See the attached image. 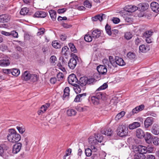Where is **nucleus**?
Instances as JSON below:
<instances>
[{
    "label": "nucleus",
    "mask_w": 159,
    "mask_h": 159,
    "mask_svg": "<svg viewBox=\"0 0 159 159\" xmlns=\"http://www.w3.org/2000/svg\"><path fill=\"white\" fill-rule=\"evenodd\" d=\"M76 111L71 109H68L66 111L67 114L69 116H74L76 115Z\"/></svg>",
    "instance_id": "obj_31"
},
{
    "label": "nucleus",
    "mask_w": 159,
    "mask_h": 159,
    "mask_svg": "<svg viewBox=\"0 0 159 159\" xmlns=\"http://www.w3.org/2000/svg\"><path fill=\"white\" fill-rule=\"evenodd\" d=\"M146 159H155V156L153 155L149 154L146 156Z\"/></svg>",
    "instance_id": "obj_62"
},
{
    "label": "nucleus",
    "mask_w": 159,
    "mask_h": 159,
    "mask_svg": "<svg viewBox=\"0 0 159 159\" xmlns=\"http://www.w3.org/2000/svg\"><path fill=\"white\" fill-rule=\"evenodd\" d=\"M152 141L153 142V143L155 145H158L159 144V138L157 137H154L152 139Z\"/></svg>",
    "instance_id": "obj_50"
},
{
    "label": "nucleus",
    "mask_w": 159,
    "mask_h": 159,
    "mask_svg": "<svg viewBox=\"0 0 159 159\" xmlns=\"http://www.w3.org/2000/svg\"><path fill=\"white\" fill-rule=\"evenodd\" d=\"M106 15L103 14H98L93 17L92 18V20L93 21H96L99 20L100 21H101L103 20L105 18Z\"/></svg>",
    "instance_id": "obj_14"
},
{
    "label": "nucleus",
    "mask_w": 159,
    "mask_h": 159,
    "mask_svg": "<svg viewBox=\"0 0 159 159\" xmlns=\"http://www.w3.org/2000/svg\"><path fill=\"white\" fill-rule=\"evenodd\" d=\"M132 37V34L129 32L126 33L125 35V38L127 40L130 39Z\"/></svg>",
    "instance_id": "obj_53"
},
{
    "label": "nucleus",
    "mask_w": 159,
    "mask_h": 159,
    "mask_svg": "<svg viewBox=\"0 0 159 159\" xmlns=\"http://www.w3.org/2000/svg\"><path fill=\"white\" fill-rule=\"evenodd\" d=\"M10 61L9 60L2 59L0 60V66H7L9 65Z\"/></svg>",
    "instance_id": "obj_28"
},
{
    "label": "nucleus",
    "mask_w": 159,
    "mask_h": 159,
    "mask_svg": "<svg viewBox=\"0 0 159 159\" xmlns=\"http://www.w3.org/2000/svg\"><path fill=\"white\" fill-rule=\"evenodd\" d=\"M107 87V84L106 83H104V84H103L102 85L100 86L98 89L96 90V92H98L99 91L105 89H106Z\"/></svg>",
    "instance_id": "obj_47"
},
{
    "label": "nucleus",
    "mask_w": 159,
    "mask_h": 159,
    "mask_svg": "<svg viewBox=\"0 0 159 159\" xmlns=\"http://www.w3.org/2000/svg\"><path fill=\"white\" fill-rule=\"evenodd\" d=\"M139 50L141 52H146L149 50V48L147 46L145 47L144 45H141L139 47Z\"/></svg>",
    "instance_id": "obj_32"
},
{
    "label": "nucleus",
    "mask_w": 159,
    "mask_h": 159,
    "mask_svg": "<svg viewBox=\"0 0 159 159\" xmlns=\"http://www.w3.org/2000/svg\"><path fill=\"white\" fill-rule=\"evenodd\" d=\"M45 32V29L43 28H40L39 29V31L37 33V34L38 36L43 34Z\"/></svg>",
    "instance_id": "obj_55"
},
{
    "label": "nucleus",
    "mask_w": 159,
    "mask_h": 159,
    "mask_svg": "<svg viewBox=\"0 0 159 159\" xmlns=\"http://www.w3.org/2000/svg\"><path fill=\"white\" fill-rule=\"evenodd\" d=\"M105 30L107 33L109 35H111L112 34L111 26L108 24H107L105 27Z\"/></svg>",
    "instance_id": "obj_40"
},
{
    "label": "nucleus",
    "mask_w": 159,
    "mask_h": 159,
    "mask_svg": "<svg viewBox=\"0 0 159 159\" xmlns=\"http://www.w3.org/2000/svg\"><path fill=\"white\" fill-rule=\"evenodd\" d=\"M149 7L148 4L147 3H140L139 5V10L143 11L147 10Z\"/></svg>",
    "instance_id": "obj_20"
},
{
    "label": "nucleus",
    "mask_w": 159,
    "mask_h": 159,
    "mask_svg": "<svg viewBox=\"0 0 159 159\" xmlns=\"http://www.w3.org/2000/svg\"><path fill=\"white\" fill-rule=\"evenodd\" d=\"M101 133L102 134L105 135H107L108 136H110L112 135L113 131L111 129L109 128L102 130Z\"/></svg>",
    "instance_id": "obj_25"
},
{
    "label": "nucleus",
    "mask_w": 159,
    "mask_h": 159,
    "mask_svg": "<svg viewBox=\"0 0 159 159\" xmlns=\"http://www.w3.org/2000/svg\"><path fill=\"white\" fill-rule=\"evenodd\" d=\"M128 131V126L125 125H122L118 127L117 133L118 135L120 137H123L127 135Z\"/></svg>",
    "instance_id": "obj_4"
},
{
    "label": "nucleus",
    "mask_w": 159,
    "mask_h": 159,
    "mask_svg": "<svg viewBox=\"0 0 159 159\" xmlns=\"http://www.w3.org/2000/svg\"><path fill=\"white\" fill-rule=\"evenodd\" d=\"M10 19V16L7 14H2L0 15V22L6 23L8 22Z\"/></svg>",
    "instance_id": "obj_13"
},
{
    "label": "nucleus",
    "mask_w": 159,
    "mask_h": 159,
    "mask_svg": "<svg viewBox=\"0 0 159 159\" xmlns=\"http://www.w3.org/2000/svg\"><path fill=\"white\" fill-rule=\"evenodd\" d=\"M145 154L138 153L135 157L139 159H145L146 158V156L144 155Z\"/></svg>",
    "instance_id": "obj_45"
},
{
    "label": "nucleus",
    "mask_w": 159,
    "mask_h": 159,
    "mask_svg": "<svg viewBox=\"0 0 159 159\" xmlns=\"http://www.w3.org/2000/svg\"><path fill=\"white\" fill-rule=\"evenodd\" d=\"M22 144L18 143L14 144L13 147L12 152L14 154H16L19 152L21 149Z\"/></svg>",
    "instance_id": "obj_12"
},
{
    "label": "nucleus",
    "mask_w": 159,
    "mask_h": 159,
    "mask_svg": "<svg viewBox=\"0 0 159 159\" xmlns=\"http://www.w3.org/2000/svg\"><path fill=\"white\" fill-rule=\"evenodd\" d=\"M89 142L91 145H96L98 143L97 140L96 139V137H90L89 139Z\"/></svg>",
    "instance_id": "obj_30"
},
{
    "label": "nucleus",
    "mask_w": 159,
    "mask_h": 159,
    "mask_svg": "<svg viewBox=\"0 0 159 159\" xmlns=\"http://www.w3.org/2000/svg\"><path fill=\"white\" fill-rule=\"evenodd\" d=\"M7 49V47L5 45H2L0 46V49L3 52L5 51Z\"/></svg>",
    "instance_id": "obj_60"
},
{
    "label": "nucleus",
    "mask_w": 159,
    "mask_h": 159,
    "mask_svg": "<svg viewBox=\"0 0 159 159\" xmlns=\"http://www.w3.org/2000/svg\"><path fill=\"white\" fill-rule=\"evenodd\" d=\"M106 65H100L97 68V70L99 73L101 75H105L107 72Z\"/></svg>",
    "instance_id": "obj_8"
},
{
    "label": "nucleus",
    "mask_w": 159,
    "mask_h": 159,
    "mask_svg": "<svg viewBox=\"0 0 159 159\" xmlns=\"http://www.w3.org/2000/svg\"><path fill=\"white\" fill-rule=\"evenodd\" d=\"M29 11V9L27 7H24L22 8L20 11V14L22 15H25L28 14V13Z\"/></svg>",
    "instance_id": "obj_36"
},
{
    "label": "nucleus",
    "mask_w": 159,
    "mask_h": 159,
    "mask_svg": "<svg viewBox=\"0 0 159 159\" xmlns=\"http://www.w3.org/2000/svg\"><path fill=\"white\" fill-rule=\"evenodd\" d=\"M153 33L152 30H147L143 33V36L145 38L151 37Z\"/></svg>",
    "instance_id": "obj_33"
},
{
    "label": "nucleus",
    "mask_w": 159,
    "mask_h": 159,
    "mask_svg": "<svg viewBox=\"0 0 159 159\" xmlns=\"http://www.w3.org/2000/svg\"><path fill=\"white\" fill-rule=\"evenodd\" d=\"M69 45L70 47L71 51L75 53L76 52H77V50L73 43H70L69 44Z\"/></svg>",
    "instance_id": "obj_49"
},
{
    "label": "nucleus",
    "mask_w": 159,
    "mask_h": 159,
    "mask_svg": "<svg viewBox=\"0 0 159 159\" xmlns=\"http://www.w3.org/2000/svg\"><path fill=\"white\" fill-rule=\"evenodd\" d=\"M57 79L58 81H62L64 78V75L62 72H59L57 75Z\"/></svg>",
    "instance_id": "obj_41"
},
{
    "label": "nucleus",
    "mask_w": 159,
    "mask_h": 159,
    "mask_svg": "<svg viewBox=\"0 0 159 159\" xmlns=\"http://www.w3.org/2000/svg\"><path fill=\"white\" fill-rule=\"evenodd\" d=\"M50 60L51 63H54L55 61L56 60L57 58L55 56H52L51 57Z\"/></svg>",
    "instance_id": "obj_64"
},
{
    "label": "nucleus",
    "mask_w": 159,
    "mask_h": 159,
    "mask_svg": "<svg viewBox=\"0 0 159 159\" xmlns=\"http://www.w3.org/2000/svg\"><path fill=\"white\" fill-rule=\"evenodd\" d=\"M97 80L95 78H91L89 79L87 77V84L89 85L93 84Z\"/></svg>",
    "instance_id": "obj_39"
},
{
    "label": "nucleus",
    "mask_w": 159,
    "mask_h": 159,
    "mask_svg": "<svg viewBox=\"0 0 159 159\" xmlns=\"http://www.w3.org/2000/svg\"><path fill=\"white\" fill-rule=\"evenodd\" d=\"M21 79L25 81L30 80L34 82L37 81L38 77L36 74H31L29 71H25L22 74Z\"/></svg>",
    "instance_id": "obj_2"
},
{
    "label": "nucleus",
    "mask_w": 159,
    "mask_h": 159,
    "mask_svg": "<svg viewBox=\"0 0 159 159\" xmlns=\"http://www.w3.org/2000/svg\"><path fill=\"white\" fill-rule=\"evenodd\" d=\"M84 7L90 8L92 7V3L88 0H85L84 2Z\"/></svg>",
    "instance_id": "obj_48"
},
{
    "label": "nucleus",
    "mask_w": 159,
    "mask_h": 159,
    "mask_svg": "<svg viewBox=\"0 0 159 159\" xmlns=\"http://www.w3.org/2000/svg\"><path fill=\"white\" fill-rule=\"evenodd\" d=\"M147 150V147L141 145L138 146L136 148V151L139 153H146Z\"/></svg>",
    "instance_id": "obj_22"
},
{
    "label": "nucleus",
    "mask_w": 159,
    "mask_h": 159,
    "mask_svg": "<svg viewBox=\"0 0 159 159\" xmlns=\"http://www.w3.org/2000/svg\"><path fill=\"white\" fill-rule=\"evenodd\" d=\"M151 132L155 135L159 134V125L156 124H154L151 129Z\"/></svg>",
    "instance_id": "obj_19"
},
{
    "label": "nucleus",
    "mask_w": 159,
    "mask_h": 159,
    "mask_svg": "<svg viewBox=\"0 0 159 159\" xmlns=\"http://www.w3.org/2000/svg\"><path fill=\"white\" fill-rule=\"evenodd\" d=\"M92 36L94 39L98 38L101 35V31L98 29L93 30L91 32Z\"/></svg>",
    "instance_id": "obj_17"
},
{
    "label": "nucleus",
    "mask_w": 159,
    "mask_h": 159,
    "mask_svg": "<svg viewBox=\"0 0 159 159\" xmlns=\"http://www.w3.org/2000/svg\"><path fill=\"white\" fill-rule=\"evenodd\" d=\"M144 108V106L143 104H142L139 106L136 107L132 110V111L130 112L129 114L128 115V116H131L134 114L142 111L143 109Z\"/></svg>",
    "instance_id": "obj_7"
},
{
    "label": "nucleus",
    "mask_w": 159,
    "mask_h": 159,
    "mask_svg": "<svg viewBox=\"0 0 159 159\" xmlns=\"http://www.w3.org/2000/svg\"><path fill=\"white\" fill-rule=\"evenodd\" d=\"M60 61L57 64L59 68L63 71H65V66L67 65V62L63 57L59 58Z\"/></svg>",
    "instance_id": "obj_5"
},
{
    "label": "nucleus",
    "mask_w": 159,
    "mask_h": 159,
    "mask_svg": "<svg viewBox=\"0 0 159 159\" xmlns=\"http://www.w3.org/2000/svg\"><path fill=\"white\" fill-rule=\"evenodd\" d=\"M76 64V61L74 57L70 59L68 63L69 67L70 69L72 70L75 68Z\"/></svg>",
    "instance_id": "obj_16"
},
{
    "label": "nucleus",
    "mask_w": 159,
    "mask_h": 159,
    "mask_svg": "<svg viewBox=\"0 0 159 159\" xmlns=\"http://www.w3.org/2000/svg\"><path fill=\"white\" fill-rule=\"evenodd\" d=\"M147 153H152L153 151V148L152 146H148L147 147Z\"/></svg>",
    "instance_id": "obj_56"
},
{
    "label": "nucleus",
    "mask_w": 159,
    "mask_h": 159,
    "mask_svg": "<svg viewBox=\"0 0 159 159\" xmlns=\"http://www.w3.org/2000/svg\"><path fill=\"white\" fill-rule=\"evenodd\" d=\"M50 105L49 103H47L43 105L41 107L40 109L38 111V114L40 115L42 113H44L47 110V108L49 107Z\"/></svg>",
    "instance_id": "obj_21"
},
{
    "label": "nucleus",
    "mask_w": 159,
    "mask_h": 159,
    "mask_svg": "<svg viewBox=\"0 0 159 159\" xmlns=\"http://www.w3.org/2000/svg\"><path fill=\"white\" fill-rule=\"evenodd\" d=\"M47 13L42 11H37L33 15L34 17L45 18L47 15Z\"/></svg>",
    "instance_id": "obj_11"
},
{
    "label": "nucleus",
    "mask_w": 159,
    "mask_h": 159,
    "mask_svg": "<svg viewBox=\"0 0 159 159\" xmlns=\"http://www.w3.org/2000/svg\"><path fill=\"white\" fill-rule=\"evenodd\" d=\"M10 33V35H12L14 38H17L18 37V33L15 31H12Z\"/></svg>",
    "instance_id": "obj_58"
},
{
    "label": "nucleus",
    "mask_w": 159,
    "mask_h": 159,
    "mask_svg": "<svg viewBox=\"0 0 159 159\" xmlns=\"http://www.w3.org/2000/svg\"><path fill=\"white\" fill-rule=\"evenodd\" d=\"M0 156L4 159H7L9 156L7 153L4 152L2 147L0 146Z\"/></svg>",
    "instance_id": "obj_29"
},
{
    "label": "nucleus",
    "mask_w": 159,
    "mask_h": 159,
    "mask_svg": "<svg viewBox=\"0 0 159 159\" xmlns=\"http://www.w3.org/2000/svg\"><path fill=\"white\" fill-rule=\"evenodd\" d=\"M87 77H82L79 80H78V82L77 84H80L82 90H84L85 87V86L87 84Z\"/></svg>",
    "instance_id": "obj_9"
},
{
    "label": "nucleus",
    "mask_w": 159,
    "mask_h": 159,
    "mask_svg": "<svg viewBox=\"0 0 159 159\" xmlns=\"http://www.w3.org/2000/svg\"><path fill=\"white\" fill-rule=\"evenodd\" d=\"M80 97V94L77 95L75 98L74 101L76 102H78L81 101Z\"/></svg>",
    "instance_id": "obj_57"
},
{
    "label": "nucleus",
    "mask_w": 159,
    "mask_h": 159,
    "mask_svg": "<svg viewBox=\"0 0 159 159\" xmlns=\"http://www.w3.org/2000/svg\"><path fill=\"white\" fill-rule=\"evenodd\" d=\"M50 16L53 20H55L56 18L57 13L56 11L54 10H51L49 11Z\"/></svg>",
    "instance_id": "obj_35"
},
{
    "label": "nucleus",
    "mask_w": 159,
    "mask_h": 159,
    "mask_svg": "<svg viewBox=\"0 0 159 159\" xmlns=\"http://www.w3.org/2000/svg\"><path fill=\"white\" fill-rule=\"evenodd\" d=\"M154 118L152 117H148L144 121V127L147 129L153 123Z\"/></svg>",
    "instance_id": "obj_10"
},
{
    "label": "nucleus",
    "mask_w": 159,
    "mask_h": 159,
    "mask_svg": "<svg viewBox=\"0 0 159 159\" xmlns=\"http://www.w3.org/2000/svg\"><path fill=\"white\" fill-rule=\"evenodd\" d=\"M112 20L113 22L115 24H117L120 21V19L116 17L113 18L112 19Z\"/></svg>",
    "instance_id": "obj_63"
},
{
    "label": "nucleus",
    "mask_w": 159,
    "mask_h": 159,
    "mask_svg": "<svg viewBox=\"0 0 159 159\" xmlns=\"http://www.w3.org/2000/svg\"><path fill=\"white\" fill-rule=\"evenodd\" d=\"M151 8L152 11L156 13L159 12V4L157 2H153L150 4Z\"/></svg>",
    "instance_id": "obj_15"
},
{
    "label": "nucleus",
    "mask_w": 159,
    "mask_h": 159,
    "mask_svg": "<svg viewBox=\"0 0 159 159\" xmlns=\"http://www.w3.org/2000/svg\"><path fill=\"white\" fill-rule=\"evenodd\" d=\"M103 139V137L100 135H97L96 137V139L97 140V143L98 142L101 143L102 142Z\"/></svg>",
    "instance_id": "obj_59"
},
{
    "label": "nucleus",
    "mask_w": 159,
    "mask_h": 159,
    "mask_svg": "<svg viewBox=\"0 0 159 159\" xmlns=\"http://www.w3.org/2000/svg\"><path fill=\"white\" fill-rule=\"evenodd\" d=\"M52 45L54 48H59L61 47L60 43H59L56 40L52 42Z\"/></svg>",
    "instance_id": "obj_42"
},
{
    "label": "nucleus",
    "mask_w": 159,
    "mask_h": 159,
    "mask_svg": "<svg viewBox=\"0 0 159 159\" xmlns=\"http://www.w3.org/2000/svg\"><path fill=\"white\" fill-rule=\"evenodd\" d=\"M69 50V48L67 46H65L62 48L61 51V53L62 54L64 55L65 56L67 55L68 53L69 52V51L68 50Z\"/></svg>",
    "instance_id": "obj_44"
},
{
    "label": "nucleus",
    "mask_w": 159,
    "mask_h": 159,
    "mask_svg": "<svg viewBox=\"0 0 159 159\" xmlns=\"http://www.w3.org/2000/svg\"><path fill=\"white\" fill-rule=\"evenodd\" d=\"M7 138L10 142L15 143L18 142L21 139L20 135L17 133L16 131L13 129H10Z\"/></svg>",
    "instance_id": "obj_1"
},
{
    "label": "nucleus",
    "mask_w": 159,
    "mask_h": 159,
    "mask_svg": "<svg viewBox=\"0 0 159 159\" xmlns=\"http://www.w3.org/2000/svg\"><path fill=\"white\" fill-rule=\"evenodd\" d=\"M140 126V124L138 122H134L132 124H129V128L130 129H133Z\"/></svg>",
    "instance_id": "obj_27"
},
{
    "label": "nucleus",
    "mask_w": 159,
    "mask_h": 159,
    "mask_svg": "<svg viewBox=\"0 0 159 159\" xmlns=\"http://www.w3.org/2000/svg\"><path fill=\"white\" fill-rule=\"evenodd\" d=\"M74 86V89L76 93H78L80 92L82 88H81L80 85L76 84V85H73Z\"/></svg>",
    "instance_id": "obj_46"
},
{
    "label": "nucleus",
    "mask_w": 159,
    "mask_h": 159,
    "mask_svg": "<svg viewBox=\"0 0 159 159\" xmlns=\"http://www.w3.org/2000/svg\"><path fill=\"white\" fill-rule=\"evenodd\" d=\"M16 128L19 131V133L20 134H23L25 131V129L24 126H17Z\"/></svg>",
    "instance_id": "obj_52"
},
{
    "label": "nucleus",
    "mask_w": 159,
    "mask_h": 159,
    "mask_svg": "<svg viewBox=\"0 0 159 159\" xmlns=\"http://www.w3.org/2000/svg\"><path fill=\"white\" fill-rule=\"evenodd\" d=\"M127 57L130 60L134 59L136 57L135 53L133 52H129L127 54Z\"/></svg>",
    "instance_id": "obj_38"
},
{
    "label": "nucleus",
    "mask_w": 159,
    "mask_h": 159,
    "mask_svg": "<svg viewBox=\"0 0 159 159\" xmlns=\"http://www.w3.org/2000/svg\"><path fill=\"white\" fill-rule=\"evenodd\" d=\"M125 112L124 111H122L118 114L115 117V120H118L122 117L125 115Z\"/></svg>",
    "instance_id": "obj_37"
},
{
    "label": "nucleus",
    "mask_w": 159,
    "mask_h": 159,
    "mask_svg": "<svg viewBox=\"0 0 159 159\" xmlns=\"http://www.w3.org/2000/svg\"><path fill=\"white\" fill-rule=\"evenodd\" d=\"M92 150L89 148H87L85 150V153L87 157L90 156L92 155Z\"/></svg>",
    "instance_id": "obj_54"
},
{
    "label": "nucleus",
    "mask_w": 159,
    "mask_h": 159,
    "mask_svg": "<svg viewBox=\"0 0 159 159\" xmlns=\"http://www.w3.org/2000/svg\"><path fill=\"white\" fill-rule=\"evenodd\" d=\"M144 138L146 142L148 144L151 143L152 140L153 138L152 134L148 132H146L145 134Z\"/></svg>",
    "instance_id": "obj_18"
},
{
    "label": "nucleus",
    "mask_w": 159,
    "mask_h": 159,
    "mask_svg": "<svg viewBox=\"0 0 159 159\" xmlns=\"http://www.w3.org/2000/svg\"><path fill=\"white\" fill-rule=\"evenodd\" d=\"M96 95L91 97V102L95 105H97L99 103L100 99L105 100L106 98V94L102 92H96Z\"/></svg>",
    "instance_id": "obj_3"
},
{
    "label": "nucleus",
    "mask_w": 159,
    "mask_h": 159,
    "mask_svg": "<svg viewBox=\"0 0 159 159\" xmlns=\"http://www.w3.org/2000/svg\"><path fill=\"white\" fill-rule=\"evenodd\" d=\"M68 83L73 85H76V83L78 82V80L77 79L76 76L74 74L70 75L68 78Z\"/></svg>",
    "instance_id": "obj_6"
},
{
    "label": "nucleus",
    "mask_w": 159,
    "mask_h": 159,
    "mask_svg": "<svg viewBox=\"0 0 159 159\" xmlns=\"http://www.w3.org/2000/svg\"><path fill=\"white\" fill-rule=\"evenodd\" d=\"M84 39L87 42H90L92 40V37L89 34H86L84 37Z\"/></svg>",
    "instance_id": "obj_51"
},
{
    "label": "nucleus",
    "mask_w": 159,
    "mask_h": 159,
    "mask_svg": "<svg viewBox=\"0 0 159 159\" xmlns=\"http://www.w3.org/2000/svg\"><path fill=\"white\" fill-rule=\"evenodd\" d=\"M11 74L15 76H17L20 74V71L19 70L17 69H11Z\"/></svg>",
    "instance_id": "obj_34"
},
{
    "label": "nucleus",
    "mask_w": 159,
    "mask_h": 159,
    "mask_svg": "<svg viewBox=\"0 0 159 159\" xmlns=\"http://www.w3.org/2000/svg\"><path fill=\"white\" fill-rule=\"evenodd\" d=\"M144 131L141 129H138L136 131V135L139 138L141 139L144 138L145 135Z\"/></svg>",
    "instance_id": "obj_24"
},
{
    "label": "nucleus",
    "mask_w": 159,
    "mask_h": 159,
    "mask_svg": "<svg viewBox=\"0 0 159 159\" xmlns=\"http://www.w3.org/2000/svg\"><path fill=\"white\" fill-rule=\"evenodd\" d=\"M3 72L6 74L7 75H9L10 74H11V69H3L2 70Z\"/></svg>",
    "instance_id": "obj_61"
},
{
    "label": "nucleus",
    "mask_w": 159,
    "mask_h": 159,
    "mask_svg": "<svg viewBox=\"0 0 159 159\" xmlns=\"http://www.w3.org/2000/svg\"><path fill=\"white\" fill-rule=\"evenodd\" d=\"M115 60L116 64L120 66H122L125 65V63L121 58L119 57H116Z\"/></svg>",
    "instance_id": "obj_23"
},
{
    "label": "nucleus",
    "mask_w": 159,
    "mask_h": 159,
    "mask_svg": "<svg viewBox=\"0 0 159 159\" xmlns=\"http://www.w3.org/2000/svg\"><path fill=\"white\" fill-rule=\"evenodd\" d=\"M129 7L128 11L130 12H134L137 10H139L138 7H137L134 6L130 5Z\"/></svg>",
    "instance_id": "obj_43"
},
{
    "label": "nucleus",
    "mask_w": 159,
    "mask_h": 159,
    "mask_svg": "<svg viewBox=\"0 0 159 159\" xmlns=\"http://www.w3.org/2000/svg\"><path fill=\"white\" fill-rule=\"evenodd\" d=\"M70 88L68 87H66L64 90V94L63 96V99L65 100L68 99L69 95Z\"/></svg>",
    "instance_id": "obj_26"
}]
</instances>
